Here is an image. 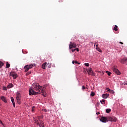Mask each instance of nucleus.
<instances>
[{
	"instance_id": "obj_1",
	"label": "nucleus",
	"mask_w": 127,
	"mask_h": 127,
	"mask_svg": "<svg viewBox=\"0 0 127 127\" xmlns=\"http://www.w3.org/2000/svg\"><path fill=\"white\" fill-rule=\"evenodd\" d=\"M29 92L30 96H31V95H39V94H42L43 96H44L46 93V89L39 85L38 83H35L32 84V88H30Z\"/></svg>"
},
{
	"instance_id": "obj_2",
	"label": "nucleus",
	"mask_w": 127,
	"mask_h": 127,
	"mask_svg": "<svg viewBox=\"0 0 127 127\" xmlns=\"http://www.w3.org/2000/svg\"><path fill=\"white\" fill-rule=\"evenodd\" d=\"M35 122L37 126H39L40 127H44V123L42 120H40V116H38Z\"/></svg>"
},
{
	"instance_id": "obj_3",
	"label": "nucleus",
	"mask_w": 127,
	"mask_h": 127,
	"mask_svg": "<svg viewBox=\"0 0 127 127\" xmlns=\"http://www.w3.org/2000/svg\"><path fill=\"white\" fill-rule=\"evenodd\" d=\"M36 66V64H33L30 65H26L24 66V69H25V72H28V71L29 70V69H31V68L33 67H35Z\"/></svg>"
},
{
	"instance_id": "obj_4",
	"label": "nucleus",
	"mask_w": 127,
	"mask_h": 127,
	"mask_svg": "<svg viewBox=\"0 0 127 127\" xmlns=\"http://www.w3.org/2000/svg\"><path fill=\"white\" fill-rule=\"evenodd\" d=\"M107 120H108V122H116L118 121V119H117L115 116H108L107 117Z\"/></svg>"
},
{
	"instance_id": "obj_5",
	"label": "nucleus",
	"mask_w": 127,
	"mask_h": 127,
	"mask_svg": "<svg viewBox=\"0 0 127 127\" xmlns=\"http://www.w3.org/2000/svg\"><path fill=\"white\" fill-rule=\"evenodd\" d=\"M117 68H118V66L114 65L113 67V71H114L116 74H117V75H120L121 72H120V70L117 69Z\"/></svg>"
},
{
	"instance_id": "obj_6",
	"label": "nucleus",
	"mask_w": 127,
	"mask_h": 127,
	"mask_svg": "<svg viewBox=\"0 0 127 127\" xmlns=\"http://www.w3.org/2000/svg\"><path fill=\"white\" fill-rule=\"evenodd\" d=\"M69 49H72V48H76L77 47V45L75 43L70 42L69 45Z\"/></svg>"
},
{
	"instance_id": "obj_7",
	"label": "nucleus",
	"mask_w": 127,
	"mask_h": 127,
	"mask_svg": "<svg viewBox=\"0 0 127 127\" xmlns=\"http://www.w3.org/2000/svg\"><path fill=\"white\" fill-rule=\"evenodd\" d=\"M100 122H102V123H108V118L106 117H101V119H100Z\"/></svg>"
},
{
	"instance_id": "obj_8",
	"label": "nucleus",
	"mask_w": 127,
	"mask_h": 127,
	"mask_svg": "<svg viewBox=\"0 0 127 127\" xmlns=\"http://www.w3.org/2000/svg\"><path fill=\"white\" fill-rule=\"evenodd\" d=\"M121 63L122 64H125L126 63V64L127 65V58H125L124 59H122L120 61Z\"/></svg>"
},
{
	"instance_id": "obj_9",
	"label": "nucleus",
	"mask_w": 127,
	"mask_h": 127,
	"mask_svg": "<svg viewBox=\"0 0 127 127\" xmlns=\"http://www.w3.org/2000/svg\"><path fill=\"white\" fill-rule=\"evenodd\" d=\"M11 76L13 77V79H16L17 74L15 73V72H11Z\"/></svg>"
},
{
	"instance_id": "obj_10",
	"label": "nucleus",
	"mask_w": 127,
	"mask_h": 127,
	"mask_svg": "<svg viewBox=\"0 0 127 127\" xmlns=\"http://www.w3.org/2000/svg\"><path fill=\"white\" fill-rule=\"evenodd\" d=\"M1 100H2L4 103H7V101H6V98H5V97L4 96L1 97Z\"/></svg>"
},
{
	"instance_id": "obj_11",
	"label": "nucleus",
	"mask_w": 127,
	"mask_h": 127,
	"mask_svg": "<svg viewBox=\"0 0 127 127\" xmlns=\"http://www.w3.org/2000/svg\"><path fill=\"white\" fill-rule=\"evenodd\" d=\"M109 96H110V95L106 94H103L102 95V98H103V99H107V98H108Z\"/></svg>"
},
{
	"instance_id": "obj_12",
	"label": "nucleus",
	"mask_w": 127,
	"mask_h": 127,
	"mask_svg": "<svg viewBox=\"0 0 127 127\" xmlns=\"http://www.w3.org/2000/svg\"><path fill=\"white\" fill-rule=\"evenodd\" d=\"M47 65V63H45L42 65V69H45L46 66Z\"/></svg>"
},
{
	"instance_id": "obj_13",
	"label": "nucleus",
	"mask_w": 127,
	"mask_h": 127,
	"mask_svg": "<svg viewBox=\"0 0 127 127\" xmlns=\"http://www.w3.org/2000/svg\"><path fill=\"white\" fill-rule=\"evenodd\" d=\"M21 97V95H20V93H19V92H17L16 99H20Z\"/></svg>"
},
{
	"instance_id": "obj_14",
	"label": "nucleus",
	"mask_w": 127,
	"mask_h": 127,
	"mask_svg": "<svg viewBox=\"0 0 127 127\" xmlns=\"http://www.w3.org/2000/svg\"><path fill=\"white\" fill-rule=\"evenodd\" d=\"M92 68H91V67H88L87 70V72L88 73V74H89V73H90V72H92Z\"/></svg>"
},
{
	"instance_id": "obj_15",
	"label": "nucleus",
	"mask_w": 127,
	"mask_h": 127,
	"mask_svg": "<svg viewBox=\"0 0 127 127\" xmlns=\"http://www.w3.org/2000/svg\"><path fill=\"white\" fill-rule=\"evenodd\" d=\"M7 87L8 89H9L10 88H12V87H13V85L12 83H10Z\"/></svg>"
},
{
	"instance_id": "obj_16",
	"label": "nucleus",
	"mask_w": 127,
	"mask_h": 127,
	"mask_svg": "<svg viewBox=\"0 0 127 127\" xmlns=\"http://www.w3.org/2000/svg\"><path fill=\"white\" fill-rule=\"evenodd\" d=\"M9 67H10V64H8V62H6V68H8Z\"/></svg>"
},
{
	"instance_id": "obj_17",
	"label": "nucleus",
	"mask_w": 127,
	"mask_h": 127,
	"mask_svg": "<svg viewBox=\"0 0 127 127\" xmlns=\"http://www.w3.org/2000/svg\"><path fill=\"white\" fill-rule=\"evenodd\" d=\"M89 75H91V76H95V72H94L93 71H92L91 72H89Z\"/></svg>"
},
{
	"instance_id": "obj_18",
	"label": "nucleus",
	"mask_w": 127,
	"mask_h": 127,
	"mask_svg": "<svg viewBox=\"0 0 127 127\" xmlns=\"http://www.w3.org/2000/svg\"><path fill=\"white\" fill-rule=\"evenodd\" d=\"M113 30H115V31H118V26L115 25L113 28Z\"/></svg>"
},
{
	"instance_id": "obj_19",
	"label": "nucleus",
	"mask_w": 127,
	"mask_h": 127,
	"mask_svg": "<svg viewBox=\"0 0 127 127\" xmlns=\"http://www.w3.org/2000/svg\"><path fill=\"white\" fill-rule=\"evenodd\" d=\"M94 46H96V49H98V48H99V44L98 43V42H96L94 44Z\"/></svg>"
},
{
	"instance_id": "obj_20",
	"label": "nucleus",
	"mask_w": 127,
	"mask_h": 127,
	"mask_svg": "<svg viewBox=\"0 0 127 127\" xmlns=\"http://www.w3.org/2000/svg\"><path fill=\"white\" fill-rule=\"evenodd\" d=\"M106 113L107 114H110V113H111V111H112V110H111V109H106Z\"/></svg>"
},
{
	"instance_id": "obj_21",
	"label": "nucleus",
	"mask_w": 127,
	"mask_h": 127,
	"mask_svg": "<svg viewBox=\"0 0 127 127\" xmlns=\"http://www.w3.org/2000/svg\"><path fill=\"white\" fill-rule=\"evenodd\" d=\"M101 104L103 105L106 103V100L105 99H102L101 101Z\"/></svg>"
},
{
	"instance_id": "obj_22",
	"label": "nucleus",
	"mask_w": 127,
	"mask_h": 127,
	"mask_svg": "<svg viewBox=\"0 0 127 127\" xmlns=\"http://www.w3.org/2000/svg\"><path fill=\"white\" fill-rule=\"evenodd\" d=\"M3 66V63L2 62L0 61V68H1Z\"/></svg>"
},
{
	"instance_id": "obj_23",
	"label": "nucleus",
	"mask_w": 127,
	"mask_h": 127,
	"mask_svg": "<svg viewBox=\"0 0 127 127\" xmlns=\"http://www.w3.org/2000/svg\"><path fill=\"white\" fill-rule=\"evenodd\" d=\"M47 65H48V67L49 68H51V66H52V64L51 63H48Z\"/></svg>"
},
{
	"instance_id": "obj_24",
	"label": "nucleus",
	"mask_w": 127,
	"mask_h": 127,
	"mask_svg": "<svg viewBox=\"0 0 127 127\" xmlns=\"http://www.w3.org/2000/svg\"><path fill=\"white\" fill-rule=\"evenodd\" d=\"M106 72L107 73V74L108 75V76H111V74H112V72L108 71H106Z\"/></svg>"
},
{
	"instance_id": "obj_25",
	"label": "nucleus",
	"mask_w": 127,
	"mask_h": 127,
	"mask_svg": "<svg viewBox=\"0 0 127 127\" xmlns=\"http://www.w3.org/2000/svg\"><path fill=\"white\" fill-rule=\"evenodd\" d=\"M90 95L91 96V97H94V96H95V92H91Z\"/></svg>"
},
{
	"instance_id": "obj_26",
	"label": "nucleus",
	"mask_w": 127,
	"mask_h": 127,
	"mask_svg": "<svg viewBox=\"0 0 127 127\" xmlns=\"http://www.w3.org/2000/svg\"><path fill=\"white\" fill-rule=\"evenodd\" d=\"M85 66H86V67H89L90 66V64H89V63H85L84 64Z\"/></svg>"
},
{
	"instance_id": "obj_27",
	"label": "nucleus",
	"mask_w": 127,
	"mask_h": 127,
	"mask_svg": "<svg viewBox=\"0 0 127 127\" xmlns=\"http://www.w3.org/2000/svg\"><path fill=\"white\" fill-rule=\"evenodd\" d=\"M18 104H20V99H16Z\"/></svg>"
},
{
	"instance_id": "obj_28",
	"label": "nucleus",
	"mask_w": 127,
	"mask_h": 127,
	"mask_svg": "<svg viewBox=\"0 0 127 127\" xmlns=\"http://www.w3.org/2000/svg\"><path fill=\"white\" fill-rule=\"evenodd\" d=\"M11 101L12 103H14V99H13V97H11Z\"/></svg>"
},
{
	"instance_id": "obj_29",
	"label": "nucleus",
	"mask_w": 127,
	"mask_h": 127,
	"mask_svg": "<svg viewBox=\"0 0 127 127\" xmlns=\"http://www.w3.org/2000/svg\"><path fill=\"white\" fill-rule=\"evenodd\" d=\"M97 50H98V51H99V52H102V50L101 49H100V48H97V49H96Z\"/></svg>"
},
{
	"instance_id": "obj_30",
	"label": "nucleus",
	"mask_w": 127,
	"mask_h": 127,
	"mask_svg": "<svg viewBox=\"0 0 127 127\" xmlns=\"http://www.w3.org/2000/svg\"><path fill=\"white\" fill-rule=\"evenodd\" d=\"M74 63L75 64H78V65H80V63H78V62L77 61H75Z\"/></svg>"
},
{
	"instance_id": "obj_31",
	"label": "nucleus",
	"mask_w": 127,
	"mask_h": 127,
	"mask_svg": "<svg viewBox=\"0 0 127 127\" xmlns=\"http://www.w3.org/2000/svg\"><path fill=\"white\" fill-rule=\"evenodd\" d=\"M34 109H35V106H33L32 108V112H34Z\"/></svg>"
},
{
	"instance_id": "obj_32",
	"label": "nucleus",
	"mask_w": 127,
	"mask_h": 127,
	"mask_svg": "<svg viewBox=\"0 0 127 127\" xmlns=\"http://www.w3.org/2000/svg\"><path fill=\"white\" fill-rule=\"evenodd\" d=\"M75 51L76 50V51H77V52H79V48H76L75 49Z\"/></svg>"
},
{
	"instance_id": "obj_33",
	"label": "nucleus",
	"mask_w": 127,
	"mask_h": 127,
	"mask_svg": "<svg viewBox=\"0 0 127 127\" xmlns=\"http://www.w3.org/2000/svg\"><path fill=\"white\" fill-rule=\"evenodd\" d=\"M29 74H30V72H28L26 73V76H28V75H29Z\"/></svg>"
},
{
	"instance_id": "obj_34",
	"label": "nucleus",
	"mask_w": 127,
	"mask_h": 127,
	"mask_svg": "<svg viewBox=\"0 0 127 127\" xmlns=\"http://www.w3.org/2000/svg\"><path fill=\"white\" fill-rule=\"evenodd\" d=\"M82 90H85V89H86V87L82 86Z\"/></svg>"
},
{
	"instance_id": "obj_35",
	"label": "nucleus",
	"mask_w": 127,
	"mask_h": 127,
	"mask_svg": "<svg viewBox=\"0 0 127 127\" xmlns=\"http://www.w3.org/2000/svg\"><path fill=\"white\" fill-rule=\"evenodd\" d=\"M110 93H111L112 94H114V93H115V92L114 91V90H110Z\"/></svg>"
},
{
	"instance_id": "obj_36",
	"label": "nucleus",
	"mask_w": 127,
	"mask_h": 127,
	"mask_svg": "<svg viewBox=\"0 0 127 127\" xmlns=\"http://www.w3.org/2000/svg\"><path fill=\"white\" fill-rule=\"evenodd\" d=\"M3 90L4 91H6V87H3Z\"/></svg>"
},
{
	"instance_id": "obj_37",
	"label": "nucleus",
	"mask_w": 127,
	"mask_h": 127,
	"mask_svg": "<svg viewBox=\"0 0 127 127\" xmlns=\"http://www.w3.org/2000/svg\"><path fill=\"white\" fill-rule=\"evenodd\" d=\"M71 51H72V52H75L76 51V50H75V49H72Z\"/></svg>"
},
{
	"instance_id": "obj_38",
	"label": "nucleus",
	"mask_w": 127,
	"mask_h": 127,
	"mask_svg": "<svg viewBox=\"0 0 127 127\" xmlns=\"http://www.w3.org/2000/svg\"><path fill=\"white\" fill-rule=\"evenodd\" d=\"M107 91H108L109 92H110L111 91V89H110V88H107V89H106Z\"/></svg>"
},
{
	"instance_id": "obj_39",
	"label": "nucleus",
	"mask_w": 127,
	"mask_h": 127,
	"mask_svg": "<svg viewBox=\"0 0 127 127\" xmlns=\"http://www.w3.org/2000/svg\"><path fill=\"white\" fill-rule=\"evenodd\" d=\"M12 105H13V107L14 108L15 107V103L14 102H13L12 103Z\"/></svg>"
},
{
	"instance_id": "obj_40",
	"label": "nucleus",
	"mask_w": 127,
	"mask_h": 127,
	"mask_svg": "<svg viewBox=\"0 0 127 127\" xmlns=\"http://www.w3.org/2000/svg\"><path fill=\"white\" fill-rule=\"evenodd\" d=\"M43 111L45 112V113H47V110L46 109H43Z\"/></svg>"
},
{
	"instance_id": "obj_41",
	"label": "nucleus",
	"mask_w": 127,
	"mask_h": 127,
	"mask_svg": "<svg viewBox=\"0 0 127 127\" xmlns=\"http://www.w3.org/2000/svg\"><path fill=\"white\" fill-rule=\"evenodd\" d=\"M0 124H1V125L2 126H3V124L2 122H1V121H0Z\"/></svg>"
},
{
	"instance_id": "obj_42",
	"label": "nucleus",
	"mask_w": 127,
	"mask_h": 127,
	"mask_svg": "<svg viewBox=\"0 0 127 127\" xmlns=\"http://www.w3.org/2000/svg\"><path fill=\"white\" fill-rule=\"evenodd\" d=\"M124 85H127V83L126 82H125L124 83Z\"/></svg>"
},
{
	"instance_id": "obj_43",
	"label": "nucleus",
	"mask_w": 127,
	"mask_h": 127,
	"mask_svg": "<svg viewBox=\"0 0 127 127\" xmlns=\"http://www.w3.org/2000/svg\"><path fill=\"white\" fill-rule=\"evenodd\" d=\"M119 43H120V44H124V43H123L122 42H120Z\"/></svg>"
},
{
	"instance_id": "obj_44",
	"label": "nucleus",
	"mask_w": 127,
	"mask_h": 127,
	"mask_svg": "<svg viewBox=\"0 0 127 127\" xmlns=\"http://www.w3.org/2000/svg\"><path fill=\"white\" fill-rule=\"evenodd\" d=\"M96 115H100V112L96 113Z\"/></svg>"
},
{
	"instance_id": "obj_45",
	"label": "nucleus",
	"mask_w": 127,
	"mask_h": 127,
	"mask_svg": "<svg viewBox=\"0 0 127 127\" xmlns=\"http://www.w3.org/2000/svg\"><path fill=\"white\" fill-rule=\"evenodd\" d=\"M72 64H74L75 63V61H73L72 62Z\"/></svg>"
},
{
	"instance_id": "obj_46",
	"label": "nucleus",
	"mask_w": 127,
	"mask_h": 127,
	"mask_svg": "<svg viewBox=\"0 0 127 127\" xmlns=\"http://www.w3.org/2000/svg\"><path fill=\"white\" fill-rule=\"evenodd\" d=\"M89 88V86H86V87H85V89H88Z\"/></svg>"
},
{
	"instance_id": "obj_47",
	"label": "nucleus",
	"mask_w": 127,
	"mask_h": 127,
	"mask_svg": "<svg viewBox=\"0 0 127 127\" xmlns=\"http://www.w3.org/2000/svg\"><path fill=\"white\" fill-rule=\"evenodd\" d=\"M49 55H51V54H50V53H49V54H48Z\"/></svg>"
},
{
	"instance_id": "obj_48",
	"label": "nucleus",
	"mask_w": 127,
	"mask_h": 127,
	"mask_svg": "<svg viewBox=\"0 0 127 127\" xmlns=\"http://www.w3.org/2000/svg\"><path fill=\"white\" fill-rule=\"evenodd\" d=\"M0 88H1V86H0Z\"/></svg>"
},
{
	"instance_id": "obj_49",
	"label": "nucleus",
	"mask_w": 127,
	"mask_h": 127,
	"mask_svg": "<svg viewBox=\"0 0 127 127\" xmlns=\"http://www.w3.org/2000/svg\"><path fill=\"white\" fill-rule=\"evenodd\" d=\"M62 2V1H60V2Z\"/></svg>"
},
{
	"instance_id": "obj_50",
	"label": "nucleus",
	"mask_w": 127,
	"mask_h": 127,
	"mask_svg": "<svg viewBox=\"0 0 127 127\" xmlns=\"http://www.w3.org/2000/svg\"><path fill=\"white\" fill-rule=\"evenodd\" d=\"M3 127H5L4 125H3Z\"/></svg>"
}]
</instances>
